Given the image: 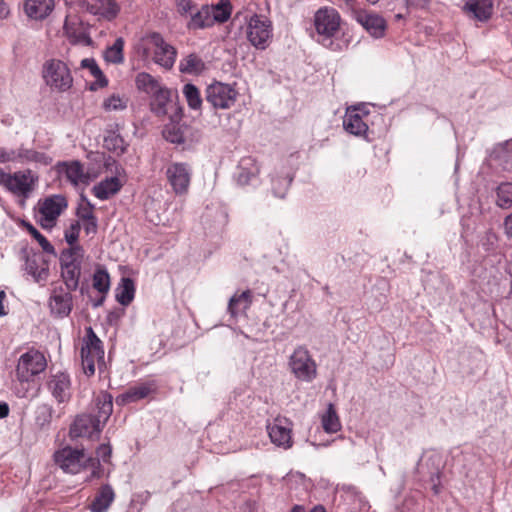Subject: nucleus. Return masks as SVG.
<instances>
[{
    "instance_id": "obj_19",
    "label": "nucleus",
    "mask_w": 512,
    "mask_h": 512,
    "mask_svg": "<svg viewBox=\"0 0 512 512\" xmlns=\"http://www.w3.org/2000/svg\"><path fill=\"white\" fill-rule=\"evenodd\" d=\"M81 7L93 15H97L108 21L118 15L120 8L114 0H83Z\"/></svg>"
},
{
    "instance_id": "obj_21",
    "label": "nucleus",
    "mask_w": 512,
    "mask_h": 512,
    "mask_svg": "<svg viewBox=\"0 0 512 512\" xmlns=\"http://www.w3.org/2000/svg\"><path fill=\"white\" fill-rule=\"evenodd\" d=\"M54 9V0H25L26 15L35 20L46 18Z\"/></svg>"
},
{
    "instance_id": "obj_3",
    "label": "nucleus",
    "mask_w": 512,
    "mask_h": 512,
    "mask_svg": "<svg viewBox=\"0 0 512 512\" xmlns=\"http://www.w3.org/2000/svg\"><path fill=\"white\" fill-rule=\"evenodd\" d=\"M341 17L338 11L332 7H322L315 12L314 26L317 33V41L324 47L337 51L339 43L335 42L340 32Z\"/></svg>"
},
{
    "instance_id": "obj_5",
    "label": "nucleus",
    "mask_w": 512,
    "mask_h": 512,
    "mask_svg": "<svg viewBox=\"0 0 512 512\" xmlns=\"http://www.w3.org/2000/svg\"><path fill=\"white\" fill-rule=\"evenodd\" d=\"M291 373L300 381L312 382L317 376V364L304 345L297 346L288 359Z\"/></svg>"
},
{
    "instance_id": "obj_55",
    "label": "nucleus",
    "mask_w": 512,
    "mask_h": 512,
    "mask_svg": "<svg viewBox=\"0 0 512 512\" xmlns=\"http://www.w3.org/2000/svg\"><path fill=\"white\" fill-rule=\"evenodd\" d=\"M83 228L87 235H95L98 231V219L97 217H93V219H88L83 221Z\"/></svg>"
},
{
    "instance_id": "obj_63",
    "label": "nucleus",
    "mask_w": 512,
    "mask_h": 512,
    "mask_svg": "<svg viewBox=\"0 0 512 512\" xmlns=\"http://www.w3.org/2000/svg\"><path fill=\"white\" fill-rule=\"evenodd\" d=\"M9 414V406L6 402H0V419L7 417Z\"/></svg>"
},
{
    "instance_id": "obj_6",
    "label": "nucleus",
    "mask_w": 512,
    "mask_h": 512,
    "mask_svg": "<svg viewBox=\"0 0 512 512\" xmlns=\"http://www.w3.org/2000/svg\"><path fill=\"white\" fill-rule=\"evenodd\" d=\"M103 343L93 331L92 327L86 328L84 344L81 348V360L83 372L88 376L95 373V363L103 360Z\"/></svg>"
},
{
    "instance_id": "obj_16",
    "label": "nucleus",
    "mask_w": 512,
    "mask_h": 512,
    "mask_svg": "<svg viewBox=\"0 0 512 512\" xmlns=\"http://www.w3.org/2000/svg\"><path fill=\"white\" fill-rule=\"evenodd\" d=\"M364 116H368L367 111L361 110L358 107L348 108L343 118L344 129L352 135L365 137L368 125L363 119Z\"/></svg>"
},
{
    "instance_id": "obj_41",
    "label": "nucleus",
    "mask_w": 512,
    "mask_h": 512,
    "mask_svg": "<svg viewBox=\"0 0 512 512\" xmlns=\"http://www.w3.org/2000/svg\"><path fill=\"white\" fill-rule=\"evenodd\" d=\"M182 92L190 109H201L203 100L201 98L199 89L194 84H185Z\"/></svg>"
},
{
    "instance_id": "obj_20",
    "label": "nucleus",
    "mask_w": 512,
    "mask_h": 512,
    "mask_svg": "<svg viewBox=\"0 0 512 512\" xmlns=\"http://www.w3.org/2000/svg\"><path fill=\"white\" fill-rule=\"evenodd\" d=\"M156 391L154 382L138 383L127 389L118 398L121 403H133L148 397L151 393Z\"/></svg>"
},
{
    "instance_id": "obj_53",
    "label": "nucleus",
    "mask_w": 512,
    "mask_h": 512,
    "mask_svg": "<svg viewBox=\"0 0 512 512\" xmlns=\"http://www.w3.org/2000/svg\"><path fill=\"white\" fill-rule=\"evenodd\" d=\"M16 162V149L0 147V163Z\"/></svg>"
},
{
    "instance_id": "obj_22",
    "label": "nucleus",
    "mask_w": 512,
    "mask_h": 512,
    "mask_svg": "<svg viewBox=\"0 0 512 512\" xmlns=\"http://www.w3.org/2000/svg\"><path fill=\"white\" fill-rule=\"evenodd\" d=\"M96 413H92L95 420L103 427L113 412V397L108 392L99 393L94 400Z\"/></svg>"
},
{
    "instance_id": "obj_8",
    "label": "nucleus",
    "mask_w": 512,
    "mask_h": 512,
    "mask_svg": "<svg viewBox=\"0 0 512 512\" xmlns=\"http://www.w3.org/2000/svg\"><path fill=\"white\" fill-rule=\"evenodd\" d=\"M272 22L261 15L254 14L247 24V39L256 49L264 50L272 38Z\"/></svg>"
},
{
    "instance_id": "obj_61",
    "label": "nucleus",
    "mask_w": 512,
    "mask_h": 512,
    "mask_svg": "<svg viewBox=\"0 0 512 512\" xmlns=\"http://www.w3.org/2000/svg\"><path fill=\"white\" fill-rule=\"evenodd\" d=\"M5 298H6V293H5V291L1 290L0 291V317H3L7 314V311L5 310V306H4Z\"/></svg>"
},
{
    "instance_id": "obj_50",
    "label": "nucleus",
    "mask_w": 512,
    "mask_h": 512,
    "mask_svg": "<svg viewBox=\"0 0 512 512\" xmlns=\"http://www.w3.org/2000/svg\"><path fill=\"white\" fill-rule=\"evenodd\" d=\"M81 198L84 201V204H79L77 207V217L81 221L93 219V217H96L94 214L95 206L84 195H81Z\"/></svg>"
},
{
    "instance_id": "obj_4",
    "label": "nucleus",
    "mask_w": 512,
    "mask_h": 512,
    "mask_svg": "<svg viewBox=\"0 0 512 512\" xmlns=\"http://www.w3.org/2000/svg\"><path fill=\"white\" fill-rule=\"evenodd\" d=\"M43 78L47 86L57 92H66L73 85L70 68L61 60H47L43 66Z\"/></svg>"
},
{
    "instance_id": "obj_57",
    "label": "nucleus",
    "mask_w": 512,
    "mask_h": 512,
    "mask_svg": "<svg viewBox=\"0 0 512 512\" xmlns=\"http://www.w3.org/2000/svg\"><path fill=\"white\" fill-rule=\"evenodd\" d=\"M178 11L181 14H186L192 10L194 7V2L192 0H176Z\"/></svg>"
},
{
    "instance_id": "obj_17",
    "label": "nucleus",
    "mask_w": 512,
    "mask_h": 512,
    "mask_svg": "<svg viewBox=\"0 0 512 512\" xmlns=\"http://www.w3.org/2000/svg\"><path fill=\"white\" fill-rule=\"evenodd\" d=\"M58 172L64 175L72 186L87 185L89 175L85 172L83 164L78 160L60 162L57 165Z\"/></svg>"
},
{
    "instance_id": "obj_38",
    "label": "nucleus",
    "mask_w": 512,
    "mask_h": 512,
    "mask_svg": "<svg viewBox=\"0 0 512 512\" xmlns=\"http://www.w3.org/2000/svg\"><path fill=\"white\" fill-rule=\"evenodd\" d=\"M54 409L49 404H41L39 405L35 410V424L36 426L41 429H48L52 417H53Z\"/></svg>"
},
{
    "instance_id": "obj_28",
    "label": "nucleus",
    "mask_w": 512,
    "mask_h": 512,
    "mask_svg": "<svg viewBox=\"0 0 512 512\" xmlns=\"http://www.w3.org/2000/svg\"><path fill=\"white\" fill-rule=\"evenodd\" d=\"M269 437L275 445L288 449L292 446L291 429L283 426L276 420L274 424L268 426Z\"/></svg>"
},
{
    "instance_id": "obj_51",
    "label": "nucleus",
    "mask_w": 512,
    "mask_h": 512,
    "mask_svg": "<svg viewBox=\"0 0 512 512\" xmlns=\"http://www.w3.org/2000/svg\"><path fill=\"white\" fill-rule=\"evenodd\" d=\"M103 107L107 111H120L127 107V101L122 99L119 95H112L105 99Z\"/></svg>"
},
{
    "instance_id": "obj_46",
    "label": "nucleus",
    "mask_w": 512,
    "mask_h": 512,
    "mask_svg": "<svg viewBox=\"0 0 512 512\" xmlns=\"http://www.w3.org/2000/svg\"><path fill=\"white\" fill-rule=\"evenodd\" d=\"M251 303V292L249 290L243 291L239 295H234L230 298L228 303V311L232 316L237 315L239 311V305L243 304V308L246 309Z\"/></svg>"
},
{
    "instance_id": "obj_7",
    "label": "nucleus",
    "mask_w": 512,
    "mask_h": 512,
    "mask_svg": "<svg viewBox=\"0 0 512 512\" xmlns=\"http://www.w3.org/2000/svg\"><path fill=\"white\" fill-rule=\"evenodd\" d=\"M238 91L234 85L215 81L205 90V100L213 109H230L236 102Z\"/></svg>"
},
{
    "instance_id": "obj_54",
    "label": "nucleus",
    "mask_w": 512,
    "mask_h": 512,
    "mask_svg": "<svg viewBox=\"0 0 512 512\" xmlns=\"http://www.w3.org/2000/svg\"><path fill=\"white\" fill-rule=\"evenodd\" d=\"M96 453H97L96 459H98L99 462H100V460H102L103 462H108L111 457V454H112L111 446L109 444H101L97 448Z\"/></svg>"
},
{
    "instance_id": "obj_62",
    "label": "nucleus",
    "mask_w": 512,
    "mask_h": 512,
    "mask_svg": "<svg viewBox=\"0 0 512 512\" xmlns=\"http://www.w3.org/2000/svg\"><path fill=\"white\" fill-rule=\"evenodd\" d=\"M10 173H6L1 167H0V185H3L5 188L8 184Z\"/></svg>"
},
{
    "instance_id": "obj_23",
    "label": "nucleus",
    "mask_w": 512,
    "mask_h": 512,
    "mask_svg": "<svg viewBox=\"0 0 512 512\" xmlns=\"http://www.w3.org/2000/svg\"><path fill=\"white\" fill-rule=\"evenodd\" d=\"M259 168L252 158H243L237 169L236 180L241 186L249 185L257 180Z\"/></svg>"
},
{
    "instance_id": "obj_64",
    "label": "nucleus",
    "mask_w": 512,
    "mask_h": 512,
    "mask_svg": "<svg viewBox=\"0 0 512 512\" xmlns=\"http://www.w3.org/2000/svg\"><path fill=\"white\" fill-rule=\"evenodd\" d=\"M486 241L489 246H493L495 242L497 241V236L494 232L488 231L486 233Z\"/></svg>"
},
{
    "instance_id": "obj_49",
    "label": "nucleus",
    "mask_w": 512,
    "mask_h": 512,
    "mask_svg": "<svg viewBox=\"0 0 512 512\" xmlns=\"http://www.w3.org/2000/svg\"><path fill=\"white\" fill-rule=\"evenodd\" d=\"M81 225L78 220L73 221L64 231V239L69 246H77Z\"/></svg>"
},
{
    "instance_id": "obj_1",
    "label": "nucleus",
    "mask_w": 512,
    "mask_h": 512,
    "mask_svg": "<svg viewBox=\"0 0 512 512\" xmlns=\"http://www.w3.org/2000/svg\"><path fill=\"white\" fill-rule=\"evenodd\" d=\"M47 360L44 354L36 349L23 353L16 365L15 380L12 390L18 398H27L30 395L32 384L36 378L45 371Z\"/></svg>"
},
{
    "instance_id": "obj_18",
    "label": "nucleus",
    "mask_w": 512,
    "mask_h": 512,
    "mask_svg": "<svg viewBox=\"0 0 512 512\" xmlns=\"http://www.w3.org/2000/svg\"><path fill=\"white\" fill-rule=\"evenodd\" d=\"M25 271L37 283L46 282L49 277V261L41 253L26 256Z\"/></svg>"
},
{
    "instance_id": "obj_34",
    "label": "nucleus",
    "mask_w": 512,
    "mask_h": 512,
    "mask_svg": "<svg viewBox=\"0 0 512 512\" xmlns=\"http://www.w3.org/2000/svg\"><path fill=\"white\" fill-rule=\"evenodd\" d=\"M81 67L89 69L91 75L95 78V82L90 86L91 90H97L98 88L107 86L108 80L93 58L83 59L81 61Z\"/></svg>"
},
{
    "instance_id": "obj_15",
    "label": "nucleus",
    "mask_w": 512,
    "mask_h": 512,
    "mask_svg": "<svg viewBox=\"0 0 512 512\" xmlns=\"http://www.w3.org/2000/svg\"><path fill=\"white\" fill-rule=\"evenodd\" d=\"M47 388L58 404L66 403L71 398V379L67 373L58 372L49 377Z\"/></svg>"
},
{
    "instance_id": "obj_32",
    "label": "nucleus",
    "mask_w": 512,
    "mask_h": 512,
    "mask_svg": "<svg viewBox=\"0 0 512 512\" xmlns=\"http://www.w3.org/2000/svg\"><path fill=\"white\" fill-rule=\"evenodd\" d=\"M104 147L119 156L126 152L127 144L119 133L111 129L105 133Z\"/></svg>"
},
{
    "instance_id": "obj_24",
    "label": "nucleus",
    "mask_w": 512,
    "mask_h": 512,
    "mask_svg": "<svg viewBox=\"0 0 512 512\" xmlns=\"http://www.w3.org/2000/svg\"><path fill=\"white\" fill-rule=\"evenodd\" d=\"M152 101H151V110L153 113H155L157 116H164L168 114L169 106L174 107L172 104L171 96L172 91L165 88L160 87L152 94Z\"/></svg>"
},
{
    "instance_id": "obj_25",
    "label": "nucleus",
    "mask_w": 512,
    "mask_h": 512,
    "mask_svg": "<svg viewBox=\"0 0 512 512\" xmlns=\"http://www.w3.org/2000/svg\"><path fill=\"white\" fill-rule=\"evenodd\" d=\"M122 188V184L118 177L112 176L101 180L98 184L94 185L92 192L99 200H108L113 195L117 194Z\"/></svg>"
},
{
    "instance_id": "obj_35",
    "label": "nucleus",
    "mask_w": 512,
    "mask_h": 512,
    "mask_svg": "<svg viewBox=\"0 0 512 512\" xmlns=\"http://www.w3.org/2000/svg\"><path fill=\"white\" fill-rule=\"evenodd\" d=\"M360 21L363 27L374 37L378 38L383 36L386 23L381 16L367 14Z\"/></svg>"
},
{
    "instance_id": "obj_10",
    "label": "nucleus",
    "mask_w": 512,
    "mask_h": 512,
    "mask_svg": "<svg viewBox=\"0 0 512 512\" xmlns=\"http://www.w3.org/2000/svg\"><path fill=\"white\" fill-rule=\"evenodd\" d=\"M38 175L30 169L16 171L10 175L6 189L17 196L28 198L35 189Z\"/></svg>"
},
{
    "instance_id": "obj_52",
    "label": "nucleus",
    "mask_w": 512,
    "mask_h": 512,
    "mask_svg": "<svg viewBox=\"0 0 512 512\" xmlns=\"http://www.w3.org/2000/svg\"><path fill=\"white\" fill-rule=\"evenodd\" d=\"M36 150L25 148L20 146L16 149V162L18 163H30L34 160V154Z\"/></svg>"
},
{
    "instance_id": "obj_31",
    "label": "nucleus",
    "mask_w": 512,
    "mask_h": 512,
    "mask_svg": "<svg viewBox=\"0 0 512 512\" xmlns=\"http://www.w3.org/2000/svg\"><path fill=\"white\" fill-rule=\"evenodd\" d=\"M84 249L81 245L69 246L60 254V267L82 266Z\"/></svg>"
},
{
    "instance_id": "obj_43",
    "label": "nucleus",
    "mask_w": 512,
    "mask_h": 512,
    "mask_svg": "<svg viewBox=\"0 0 512 512\" xmlns=\"http://www.w3.org/2000/svg\"><path fill=\"white\" fill-rule=\"evenodd\" d=\"M292 182V177L285 175H271L272 192L275 197L284 198Z\"/></svg>"
},
{
    "instance_id": "obj_36",
    "label": "nucleus",
    "mask_w": 512,
    "mask_h": 512,
    "mask_svg": "<svg viewBox=\"0 0 512 512\" xmlns=\"http://www.w3.org/2000/svg\"><path fill=\"white\" fill-rule=\"evenodd\" d=\"M82 266L61 267V277L65 288L69 291H76L79 286Z\"/></svg>"
},
{
    "instance_id": "obj_39",
    "label": "nucleus",
    "mask_w": 512,
    "mask_h": 512,
    "mask_svg": "<svg viewBox=\"0 0 512 512\" xmlns=\"http://www.w3.org/2000/svg\"><path fill=\"white\" fill-rule=\"evenodd\" d=\"M124 40L119 37L115 40L113 45L106 48L104 51V59L113 64H120L124 61L123 56Z\"/></svg>"
},
{
    "instance_id": "obj_9",
    "label": "nucleus",
    "mask_w": 512,
    "mask_h": 512,
    "mask_svg": "<svg viewBox=\"0 0 512 512\" xmlns=\"http://www.w3.org/2000/svg\"><path fill=\"white\" fill-rule=\"evenodd\" d=\"M67 199L61 194L51 195L38 202V213L40 224L44 229H51L55 226L56 220L67 208Z\"/></svg>"
},
{
    "instance_id": "obj_56",
    "label": "nucleus",
    "mask_w": 512,
    "mask_h": 512,
    "mask_svg": "<svg viewBox=\"0 0 512 512\" xmlns=\"http://www.w3.org/2000/svg\"><path fill=\"white\" fill-rule=\"evenodd\" d=\"M430 482L434 495H439L441 492V472L439 470L431 475Z\"/></svg>"
},
{
    "instance_id": "obj_27",
    "label": "nucleus",
    "mask_w": 512,
    "mask_h": 512,
    "mask_svg": "<svg viewBox=\"0 0 512 512\" xmlns=\"http://www.w3.org/2000/svg\"><path fill=\"white\" fill-rule=\"evenodd\" d=\"M466 11L478 21H487L493 13V0H466Z\"/></svg>"
},
{
    "instance_id": "obj_2",
    "label": "nucleus",
    "mask_w": 512,
    "mask_h": 512,
    "mask_svg": "<svg viewBox=\"0 0 512 512\" xmlns=\"http://www.w3.org/2000/svg\"><path fill=\"white\" fill-rule=\"evenodd\" d=\"M54 461L64 473L78 474L87 468H91V477L100 478L103 474L98 459L86 455L83 449L64 447L54 453Z\"/></svg>"
},
{
    "instance_id": "obj_37",
    "label": "nucleus",
    "mask_w": 512,
    "mask_h": 512,
    "mask_svg": "<svg viewBox=\"0 0 512 512\" xmlns=\"http://www.w3.org/2000/svg\"><path fill=\"white\" fill-rule=\"evenodd\" d=\"M321 424L327 433H336L341 429L339 417L332 404L328 405L327 411L323 414Z\"/></svg>"
},
{
    "instance_id": "obj_59",
    "label": "nucleus",
    "mask_w": 512,
    "mask_h": 512,
    "mask_svg": "<svg viewBox=\"0 0 512 512\" xmlns=\"http://www.w3.org/2000/svg\"><path fill=\"white\" fill-rule=\"evenodd\" d=\"M408 7L425 8L429 5L430 0H405Z\"/></svg>"
},
{
    "instance_id": "obj_47",
    "label": "nucleus",
    "mask_w": 512,
    "mask_h": 512,
    "mask_svg": "<svg viewBox=\"0 0 512 512\" xmlns=\"http://www.w3.org/2000/svg\"><path fill=\"white\" fill-rule=\"evenodd\" d=\"M497 204L501 208L512 206V183H502L497 188Z\"/></svg>"
},
{
    "instance_id": "obj_12",
    "label": "nucleus",
    "mask_w": 512,
    "mask_h": 512,
    "mask_svg": "<svg viewBox=\"0 0 512 512\" xmlns=\"http://www.w3.org/2000/svg\"><path fill=\"white\" fill-rule=\"evenodd\" d=\"M166 176L177 195L187 193L191 179V172L187 164L172 163L166 170Z\"/></svg>"
},
{
    "instance_id": "obj_48",
    "label": "nucleus",
    "mask_w": 512,
    "mask_h": 512,
    "mask_svg": "<svg viewBox=\"0 0 512 512\" xmlns=\"http://www.w3.org/2000/svg\"><path fill=\"white\" fill-rule=\"evenodd\" d=\"M93 287L100 293H107L110 288V277L105 269H97L93 275Z\"/></svg>"
},
{
    "instance_id": "obj_60",
    "label": "nucleus",
    "mask_w": 512,
    "mask_h": 512,
    "mask_svg": "<svg viewBox=\"0 0 512 512\" xmlns=\"http://www.w3.org/2000/svg\"><path fill=\"white\" fill-rule=\"evenodd\" d=\"M505 233L509 238H512V213L509 214L504 220Z\"/></svg>"
},
{
    "instance_id": "obj_26",
    "label": "nucleus",
    "mask_w": 512,
    "mask_h": 512,
    "mask_svg": "<svg viewBox=\"0 0 512 512\" xmlns=\"http://www.w3.org/2000/svg\"><path fill=\"white\" fill-rule=\"evenodd\" d=\"M115 499V493L111 485L104 484L97 491L89 508L91 512H107Z\"/></svg>"
},
{
    "instance_id": "obj_42",
    "label": "nucleus",
    "mask_w": 512,
    "mask_h": 512,
    "mask_svg": "<svg viewBox=\"0 0 512 512\" xmlns=\"http://www.w3.org/2000/svg\"><path fill=\"white\" fill-rule=\"evenodd\" d=\"M203 60L196 54H190L180 63V71L188 74H197L204 70Z\"/></svg>"
},
{
    "instance_id": "obj_45",
    "label": "nucleus",
    "mask_w": 512,
    "mask_h": 512,
    "mask_svg": "<svg viewBox=\"0 0 512 512\" xmlns=\"http://www.w3.org/2000/svg\"><path fill=\"white\" fill-rule=\"evenodd\" d=\"M23 225L28 233L39 243L45 253L53 256L56 255V251L53 245L31 223L23 222Z\"/></svg>"
},
{
    "instance_id": "obj_30",
    "label": "nucleus",
    "mask_w": 512,
    "mask_h": 512,
    "mask_svg": "<svg viewBox=\"0 0 512 512\" xmlns=\"http://www.w3.org/2000/svg\"><path fill=\"white\" fill-rule=\"evenodd\" d=\"M212 13L213 11L209 9V5H203L199 11L191 16L188 28L196 30L212 27L215 24Z\"/></svg>"
},
{
    "instance_id": "obj_44",
    "label": "nucleus",
    "mask_w": 512,
    "mask_h": 512,
    "mask_svg": "<svg viewBox=\"0 0 512 512\" xmlns=\"http://www.w3.org/2000/svg\"><path fill=\"white\" fill-rule=\"evenodd\" d=\"M136 86L148 94H152L161 87L160 83L150 74L142 72L136 77Z\"/></svg>"
},
{
    "instance_id": "obj_11",
    "label": "nucleus",
    "mask_w": 512,
    "mask_h": 512,
    "mask_svg": "<svg viewBox=\"0 0 512 512\" xmlns=\"http://www.w3.org/2000/svg\"><path fill=\"white\" fill-rule=\"evenodd\" d=\"M72 291L62 285L54 286L51 289L48 306L52 316L57 318L67 317L73 309Z\"/></svg>"
},
{
    "instance_id": "obj_33",
    "label": "nucleus",
    "mask_w": 512,
    "mask_h": 512,
    "mask_svg": "<svg viewBox=\"0 0 512 512\" xmlns=\"http://www.w3.org/2000/svg\"><path fill=\"white\" fill-rule=\"evenodd\" d=\"M135 285L131 278L124 277L116 289V300L123 306L129 305L134 299Z\"/></svg>"
},
{
    "instance_id": "obj_58",
    "label": "nucleus",
    "mask_w": 512,
    "mask_h": 512,
    "mask_svg": "<svg viewBox=\"0 0 512 512\" xmlns=\"http://www.w3.org/2000/svg\"><path fill=\"white\" fill-rule=\"evenodd\" d=\"M33 162L47 166L51 164L52 158L45 153L35 151Z\"/></svg>"
},
{
    "instance_id": "obj_40",
    "label": "nucleus",
    "mask_w": 512,
    "mask_h": 512,
    "mask_svg": "<svg viewBox=\"0 0 512 512\" xmlns=\"http://www.w3.org/2000/svg\"><path fill=\"white\" fill-rule=\"evenodd\" d=\"M209 9L213 11V20L215 23L226 22L232 13V4L230 0H219L215 5L209 6Z\"/></svg>"
},
{
    "instance_id": "obj_29",
    "label": "nucleus",
    "mask_w": 512,
    "mask_h": 512,
    "mask_svg": "<svg viewBox=\"0 0 512 512\" xmlns=\"http://www.w3.org/2000/svg\"><path fill=\"white\" fill-rule=\"evenodd\" d=\"M176 114L171 117V123L167 124L163 130V136L165 139L174 144H182L185 142L184 127L179 123L175 122L174 118H180L182 112L181 107H175Z\"/></svg>"
},
{
    "instance_id": "obj_14",
    "label": "nucleus",
    "mask_w": 512,
    "mask_h": 512,
    "mask_svg": "<svg viewBox=\"0 0 512 512\" xmlns=\"http://www.w3.org/2000/svg\"><path fill=\"white\" fill-rule=\"evenodd\" d=\"M151 38L155 46L153 53L154 62L165 69H171L176 60V49L158 33H154Z\"/></svg>"
},
{
    "instance_id": "obj_13",
    "label": "nucleus",
    "mask_w": 512,
    "mask_h": 512,
    "mask_svg": "<svg viewBox=\"0 0 512 512\" xmlns=\"http://www.w3.org/2000/svg\"><path fill=\"white\" fill-rule=\"evenodd\" d=\"M102 428L103 426L95 420L92 413L82 414L74 420L69 435L72 439L79 437L93 438L100 434Z\"/></svg>"
}]
</instances>
